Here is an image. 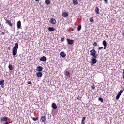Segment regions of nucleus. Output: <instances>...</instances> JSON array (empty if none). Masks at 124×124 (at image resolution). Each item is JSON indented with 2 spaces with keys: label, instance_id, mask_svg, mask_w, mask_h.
I'll use <instances>...</instances> for the list:
<instances>
[{
  "label": "nucleus",
  "instance_id": "cd10ccee",
  "mask_svg": "<svg viewBox=\"0 0 124 124\" xmlns=\"http://www.w3.org/2000/svg\"><path fill=\"white\" fill-rule=\"evenodd\" d=\"M32 120L34 121H38V117H35L32 118Z\"/></svg>",
  "mask_w": 124,
  "mask_h": 124
},
{
  "label": "nucleus",
  "instance_id": "9d476101",
  "mask_svg": "<svg viewBox=\"0 0 124 124\" xmlns=\"http://www.w3.org/2000/svg\"><path fill=\"white\" fill-rule=\"evenodd\" d=\"M57 21L54 18H51L50 19V23L52 24V25H55L56 24V22Z\"/></svg>",
  "mask_w": 124,
  "mask_h": 124
},
{
  "label": "nucleus",
  "instance_id": "6e6552de",
  "mask_svg": "<svg viewBox=\"0 0 124 124\" xmlns=\"http://www.w3.org/2000/svg\"><path fill=\"white\" fill-rule=\"evenodd\" d=\"M45 121H46V117H45V116H42L40 119V122L43 123L45 122Z\"/></svg>",
  "mask_w": 124,
  "mask_h": 124
},
{
  "label": "nucleus",
  "instance_id": "7ed1b4c3",
  "mask_svg": "<svg viewBox=\"0 0 124 124\" xmlns=\"http://www.w3.org/2000/svg\"><path fill=\"white\" fill-rule=\"evenodd\" d=\"M67 42L68 44H69L70 45H72L73 43H74V40L70 39L67 38Z\"/></svg>",
  "mask_w": 124,
  "mask_h": 124
},
{
  "label": "nucleus",
  "instance_id": "473e14b6",
  "mask_svg": "<svg viewBox=\"0 0 124 124\" xmlns=\"http://www.w3.org/2000/svg\"><path fill=\"white\" fill-rule=\"evenodd\" d=\"M61 41H62V42L64 41V37L61 38Z\"/></svg>",
  "mask_w": 124,
  "mask_h": 124
},
{
  "label": "nucleus",
  "instance_id": "79ce46f5",
  "mask_svg": "<svg viewBox=\"0 0 124 124\" xmlns=\"http://www.w3.org/2000/svg\"><path fill=\"white\" fill-rule=\"evenodd\" d=\"M122 35H123V36H124V31L123 33H122Z\"/></svg>",
  "mask_w": 124,
  "mask_h": 124
},
{
  "label": "nucleus",
  "instance_id": "a19ab883",
  "mask_svg": "<svg viewBox=\"0 0 124 124\" xmlns=\"http://www.w3.org/2000/svg\"><path fill=\"white\" fill-rule=\"evenodd\" d=\"M9 124V122H5V123H4V124Z\"/></svg>",
  "mask_w": 124,
  "mask_h": 124
},
{
  "label": "nucleus",
  "instance_id": "39448f33",
  "mask_svg": "<svg viewBox=\"0 0 124 124\" xmlns=\"http://www.w3.org/2000/svg\"><path fill=\"white\" fill-rule=\"evenodd\" d=\"M5 23L6 24H8V25H9V26H10V27H12V26H13V25H12V23H11V21H10V20H8L7 19H5Z\"/></svg>",
  "mask_w": 124,
  "mask_h": 124
},
{
  "label": "nucleus",
  "instance_id": "ea45409f",
  "mask_svg": "<svg viewBox=\"0 0 124 124\" xmlns=\"http://www.w3.org/2000/svg\"><path fill=\"white\" fill-rule=\"evenodd\" d=\"M104 1H105V3H107V0H104Z\"/></svg>",
  "mask_w": 124,
  "mask_h": 124
},
{
  "label": "nucleus",
  "instance_id": "bb28decb",
  "mask_svg": "<svg viewBox=\"0 0 124 124\" xmlns=\"http://www.w3.org/2000/svg\"><path fill=\"white\" fill-rule=\"evenodd\" d=\"M93 46H99L96 42H94L93 44Z\"/></svg>",
  "mask_w": 124,
  "mask_h": 124
},
{
  "label": "nucleus",
  "instance_id": "2eb2a0df",
  "mask_svg": "<svg viewBox=\"0 0 124 124\" xmlns=\"http://www.w3.org/2000/svg\"><path fill=\"white\" fill-rule=\"evenodd\" d=\"M21 21H18L17 23V27L18 29H21Z\"/></svg>",
  "mask_w": 124,
  "mask_h": 124
},
{
  "label": "nucleus",
  "instance_id": "a211bd4d",
  "mask_svg": "<svg viewBox=\"0 0 124 124\" xmlns=\"http://www.w3.org/2000/svg\"><path fill=\"white\" fill-rule=\"evenodd\" d=\"M52 107L53 109H57L58 108V106H57V105L55 103H52Z\"/></svg>",
  "mask_w": 124,
  "mask_h": 124
},
{
  "label": "nucleus",
  "instance_id": "c9c22d12",
  "mask_svg": "<svg viewBox=\"0 0 124 124\" xmlns=\"http://www.w3.org/2000/svg\"><path fill=\"white\" fill-rule=\"evenodd\" d=\"M102 49H103V47L100 46L98 47V50H101Z\"/></svg>",
  "mask_w": 124,
  "mask_h": 124
},
{
  "label": "nucleus",
  "instance_id": "b1692460",
  "mask_svg": "<svg viewBox=\"0 0 124 124\" xmlns=\"http://www.w3.org/2000/svg\"><path fill=\"white\" fill-rule=\"evenodd\" d=\"M50 1L49 0H45V3L46 4H47V5L50 4Z\"/></svg>",
  "mask_w": 124,
  "mask_h": 124
},
{
  "label": "nucleus",
  "instance_id": "dca6fc26",
  "mask_svg": "<svg viewBox=\"0 0 124 124\" xmlns=\"http://www.w3.org/2000/svg\"><path fill=\"white\" fill-rule=\"evenodd\" d=\"M7 119H8V118L7 117H1V122H6V121H7Z\"/></svg>",
  "mask_w": 124,
  "mask_h": 124
},
{
  "label": "nucleus",
  "instance_id": "4be33fe9",
  "mask_svg": "<svg viewBox=\"0 0 124 124\" xmlns=\"http://www.w3.org/2000/svg\"><path fill=\"white\" fill-rule=\"evenodd\" d=\"M85 120H86V117H83L81 120V124H85Z\"/></svg>",
  "mask_w": 124,
  "mask_h": 124
},
{
  "label": "nucleus",
  "instance_id": "f03ea898",
  "mask_svg": "<svg viewBox=\"0 0 124 124\" xmlns=\"http://www.w3.org/2000/svg\"><path fill=\"white\" fill-rule=\"evenodd\" d=\"M91 65H93V64H95V63L97 62V60L95 58H93V57H91Z\"/></svg>",
  "mask_w": 124,
  "mask_h": 124
},
{
  "label": "nucleus",
  "instance_id": "72a5a7b5",
  "mask_svg": "<svg viewBox=\"0 0 124 124\" xmlns=\"http://www.w3.org/2000/svg\"><path fill=\"white\" fill-rule=\"evenodd\" d=\"M91 88L92 90H94L95 89V87H94L93 85L91 86Z\"/></svg>",
  "mask_w": 124,
  "mask_h": 124
},
{
  "label": "nucleus",
  "instance_id": "4c0bfd02",
  "mask_svg": "<svg viewBox=\"0 0 124 124\" xmlns=\"http://www.w3.org/2000/svg\"><path fill=\"white\" fill-rule=\"evenodd\" d=\"M27 84H28V85H31V81H28V82H27Z\"/></svg>",
  "mask_w": 124,
  "mask_h": 124
},
{
  "label": "nucleus",
  "instance_id": "7c9ffc66",
  "mask_svg": "<svg viewBox=\"0 0 124 124\" xmlns=\"http://www.w3.org/2000/svg\"><path fill=\"white\" fill-rule=\"evenodd\" d=\"M89 21L90 22H93L94 20H93V17H91L89 19Z\"/></svg>",
  "mask_w": 124,
  "mask_h": 124
},
{
  "label": "nucleus",
  "instance_id": "c03bdc74",
  "mask_svg": "<svg viewBox=\"0 0 124 124\" xmlns=\"http://www.w3.org/2000/svg\"><path fill=\"white\" fill-rule=\"evenodd\" d=\"M35 1H39V0H35Z\"/></svg>",
  "mask_w": 124,
  "mask_h": 124
},
{
  "label": "nucleus",
  "instance_id": "ddd939ff",
  "mask_svg": "<svg viewBox=\"0 0 124 124\" xmlns=\"http://www.w3.org/2000/svg\"><path fill=\"white\" fill-rule=\"evenodd\" d=\"M40 61H42L43 62H46L47 61V59L46 58V57L43 56L40 59Z\"/></svg>",
  "mask_w": 124,
  "mask_h": 124
},
{
  "label": "nucleus",
  "instance_id": "5701e85b",
  "mask_svg": "<svg viewBox=\"0 0 124 124\" xmlns=\"http://www.w3.org/2000/svg\"><path fill=\"white\" fill-rule=\"evenodd\" d=\"M8 67L10 70H13V66H12V65L9 64Z\"/></svg>",
  "mask_w": 124,
  "mask_h": 124
},
{
  "label": "nucleus",
  "instance_id": "c85d7f7f",
  "mask_svg": "<svg viewBox=\"0 0 124 124\" xmlns=\"http://www.w3.org/2000/svg\"><path fill=\"white\" fill-rule=\"evenodd\" d=\"M91 58H93V59H96L97 58V55L94 54Z\"/></svg>",
  "mask_w": 124,
  "mask_h": 124
},
{
  "label": "nucleus",
  "instance_id": "20e7f679",
  "mask_svg": "<svg viewBox=\"0 0 124 124\" xmlns=\"http://www.w3.org/2000/svg\"><path fill=\"white\" fill-rule=\"evenodd\" d=\"M90 55L92 56H94V55H96V51L94 49H92L90 50Z\"/></svg>",
  "mask_w": 124,
  "mask_h": 124
},
{
  "label": "nucleus",
  "instance_id": "1a4fd4ad",
  "mask_svg": "<svg viewBox=\"0 0 124 124\" xmlns=\"http://www.w3.org/2000/svg\"><path fill=\"white\" fill-rule=\"evenodd\" d=\"M36 77L38 78L42 77V73L41 72H38L36 73Z\"/></svg>",
  "mask_w": 124,
  "mask_h": 124
},
{
  "label": "nucleus",
  "instance_id": "f3484780",
  "mask_svg": "<svg viewBox=\"0 0 124 124\" xmlns=\"http://www.w3.org/2000/svg\"><path fill=\"white\" fill-rule=\"evenodd\" d=\"M48 30L49 31H55V28L49 27L48 28Z\"/></svg>",
  "mask_w": 124,
  "mask_h": 124
},
{
  "label": "nucleus",
  "instance_id": "58836bf2",
  "mask_svg": "<svg viewBox=\"0 0 124 124\" xmlns=\"http://www.w3.org/2000/svg\"><path fill=\"white\" fill-rule=\"evenodd\" d=\"M1 34V35H4V34H5V33H4V32H2Z\"/></svg>",
  "mask_w": 124,
  "mask_h": 124
},
{
  "label": "nucleus",
  "instance_id": "aec40b11",
  "mask_svg": "<svg viewBox=\"0 0 124 124\" xmlns=\"http://www.w3.org/2000/svg\"><path fill=\"white\" fill-rule=\"evenodd\" d=\"M73 3L74 5H77L78 4V1L77 0H73Z\"/></svg>",
  "mask_w": 124,
  "mask_h": 124
},
{
  "label": "nucleus",
  "instance_id": "e433bc0d",
  "mask_svg": "<svg viewBox=\"0 0 124 124\" xmlns=\"http://www.w3.org/2000/svg\"><path fill=\"white\" fill-rule=\"evenodd\" d=\"M122 75H123V78H124V70H123V71L122 72Z\"/></svg>",
  "mask_w": 124,
  "mask_h": 124
},
{
  "label": "nucleus",
  "instance_id": "f8f14e48",
  "mask_svg": "<svg viewBox=\"0 0 124 124\" xmlns=\"http://www.w3.org/2000/svg\"><path fill=\"white\" fill-rule=\"evenodd\" d=\"M0 86H1L2 88H3V86H4V80L3 79L0 80Z\"/></svg>",
  "mask_w": 124,
  "mask_h": 124
},
{
  "label": "nucleus",
  "instance_id": "4468645a",
  "mask_svg": "<svg viewBox=\"0 0 124 124\" xmlns=\"http://www.w3.org/2000/svg\"><path fill=\"white\" fill-rule=\"evenodd\" d=\"M62 16L66 18V17H68V13L64 12L62 14Z\"/></svg>",
  "mask_w": 124,
  "mask_h": 124
},
{
  "label": "nucleus",
  "instance_id": "412c9836",
  "mask_svg": "<svg viewBox=\"0 0 124 124\" xmlns=\"http://www.w3.org/2000/svg\"><path fill=\"white\" fill-rule=\"evenodd\" d=\"M65 75L68 77H70V73L68 71H66Z\"/></svg>",
  "mask_w": 124,
  "mask_h": 124
},
{
  "label": "nucleus",
  "instance_id": "c756f323",
  "mask_svg": "<svg viewBox=\"0 0 124 124\" xmlns=\"http://www.w3.org/2000/svg\"><path fill=\"white\" fill-rule=\"evenodd\" d=\"M120 97H121V96L120 95L117 94L116 97V100H118V99H119Z\"/></svg>",
  "mask_w": 124,
  "mask_h": 124
},
{
  "label": "nucleus",
  "instance_id": "f704fd0d",
  "mask_svg": "<svg viewBox=\"0 0 124 124\" xmlns=\"http://www.w3.org/2000/svg\"><path fill=\"white\" fill-rule=\"evenodd\" d=\"M82 97H80V96H78L77 97V99H78V100H80V99H81Z\"/></svg>",
  "mask_w": 124,
  "mask_h": 124
},
{
  "label": "nucleus",
  "instance_id": "a18cd8bd",
  "mask_svg": "<svg viewBox=\"0 0 124 124\" xmlns=\"http://www.w3.org/2000/svg\"><path fill=\"white\" fill-rule=\"evenodd\" d=\"M93 49H94V47H93Z\"/></svg>",
  "mask_w": 124,
  "mask_h": 124
},
{
  "label": "nucleus",
  "instance_id": "9b49d317",
  "mask_svg": "<svg viewBox=\"0 0 124 124\" xmlns=\"http://www.w3.org/2000/svg\"><path fill=\"white\" fill-rule=\"evenodd\" d=\"M60 56L62 58H65V57L66 56V54L64 52H61L60 53Z\"/></svg>",
  "mask_w": 124,
  "mask_h": 124
},
{
  "label": "nucleus",
  "instance_id": "37998d69",
  "mask_svg": "<svg viewBox=\"0 0 124 124\" xmlns=\"http://www.w3.org/2000/svg\"><path fill=\"white\" fill-rule=\"evenodd\" d=\"M12 121H11V122H9V124H12Z\"/></svg>",
  "mask_w": 124,
  "mask_h": 124
},
{
  "label": "nucleus",
  "instance_id": "f257e3e1",
  "mask_svg": "<svg viewBox=\"0 0 124 124\" xmlns=\"http://www.w3.org/2000/svg\"><path fill=\"white\" fill-rule=\"evenodd\" d=\"M19 48V44L16 43L15 44V46L13 47L12 54L13 56H16L17 55V51H18V48Z\"/></svg>",
  "mask_w": 124,
  "mask_h": 124
},
{
  "label": "nucleus",
  "instance_id": "49530a36",
  "mask_svg": "<svg viewBox=\"0 0 124 124\" xmlns=\"http://www.w3.org/2000/svg\"><path fill=\"white\" fill-rule=\"evenodd\" d=\"M72 31H73V29H72Z\"/></svg>",
  "mask_w": 124,
  "mask_h": 124
},
{
  "label": "nucleus",
  "instance_id": "6ab92c4d",
  "mask_svg": "<svg viewBox=\"0 0 124 124\" xmlns=\"http://www.w3.org/2000/svg\"><path fill=\"white\" fill-rule=\"evenodd\" d=\"M95 13L96 14H99V8H98V7H95Z\"/></svg>",
  "mask_w": 124,
  "mask_h": 124
},
{
  "label": "nucleus",
  "instance_id": "423d86ee",
  "mask_svg": "<svg viewBox=\"0 0 124 124\" xmlns=\"http://www.w3.org/2000/svg\"><path fill=\"white\" fill-rule=\"evenodd\" d=\"M102 44L103 46H104V49L105 50L106 49V47H107V42H106V41L104 40L102 42Z\"/></svg>",
  "mask_w": 124,
  "mask_h": 124
},
{
  "label": "nucleus",
  "instance_id": "2f4dec72",
  "mask_svg": "<svg viewBox=\"0 0 124 124\" xmlns=\"http://www.w3.org/2000/svg\"><path fill=\"white\" fill-rule=\"evenodd\" d=\"M99 101H101V102H103V98H99Z\"/></svg>",
  "mask_w": 124,
  "mask_h": 124
},
{
  "label": "nucleus",
  "instance_id": "a878e982",
  "mask_svg": "<svg viewBox=\"0 0 124 124\" xmlns=\"http://www.w3.org/2000/svg\"><path fill=\"white\" fill-rule=\"evenodd\" d=\"M124 92V90H120V92L118 93V95H119L120 96L122 95V93Z\"/></svg>",
  "mask_w": 124,
  "mask_h": 124
},
{
  "label": "nucleus",
  "instance_id": "393cba45",
  "mask_svg": "<svg viewBox=\"0 0 124 124\" xmlns=\"http://www.w3.org/2000/svg\"><path fill=\"white\" fill-rule=\"evenodd\" d=\"M81 29H82V26L81 25H79L78 27V31H81Z\"/></svg>",
  "mask_w": 124,
  "mask_h": 124
},
{
  "label": "nucleus",
  "instance_id": "0eeeda50",
  "mask_svg": "<svg viewBox=\"0 0 124 124\" xmlns=\"http://www.w3.org/2000/svg\"><path fill=\"white\" fill-rule=\"evenodd\" d=\"M43 70V67L42 66H38L36 68L37 71H39V72H41L42 70Z\"/></svg>",
  "mask_w": 124,
  "mask_h": 124
}]
</instances>
